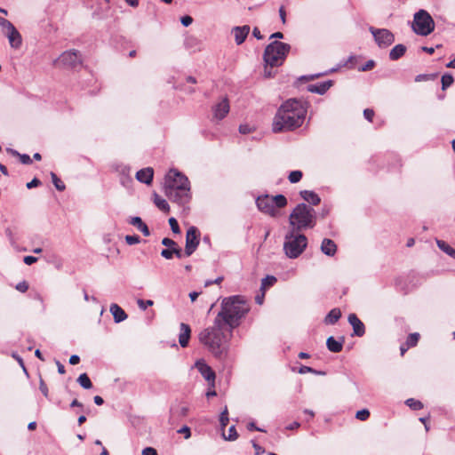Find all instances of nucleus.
Returning a JSON list of instances; mask_svg holds the SVG:
<instances>
[{
	"label": "nucleus",
	"instance_id": "56",
	"mask_svg": "<svg viewBox=\"0 0 455 455\" xmlns=\"http://www.w3.org/2000/svg\"><path fill=\"white\" fill-rule=\"evenodd\" d=\"M223 279H224V277H223V276H219V277H217V278H216V279H214V280H207V281H205V283H204V286H205V287H208V286H210V285H212V284H220V283H221V282L223 281Z\"/></svg>",
	"mask_w": 455,
	"mask_h": 455
},
{
	"label": "nucleus",
	"instance_id": "17",
	"mask_svg": "<svg viewBox=\"0 0 455 455\" xmlns=\"http://www.w3.org/2000/svg\"><path fill=\"white\" fill-rule=\"evenodd\" d=\"M332 80H327L319 84H309L307 85V90L310 92L323 95L332 86Z\"/></svg>",
	"mask_w": 455,
	"mask_h": 455
},
{
	"label": "nucleus",
	"instance_id": "35",
	"mask_svg": "<svg viewBox=\"0 0 455 455\" xmlns=\"http://www.w3.org/2000/svg\"><path fill=\"white\" fill-rule=\"evenodd\" d=\"M405 404L414 411L421 410L423 403L414 398H409L405 401Z\"/></svg>",
	"mask_w": 455,
	"mask_h": 455
},
{
	"label": "nucleus",
	"instance_id": "38",
	"mask_svg": "<svg viewBox=\"0 0 455 455\" xmlns=\"http://www.w3.org/2000/svg\"><path fill=\"white\" fill-rule=\"evenodd\" d=\"M419 333L418 332H414V333H411L407 339H406V341L405 343L410 347H413L417 345L419 339Z\"/></svg>",
	"mask_w": 455,
	"mask_h": 455
},
{
	"label": "nucleus",
	"instance_id": "6",
	"mask_svg": "<svg viewBox=\"0 0 455 455\" xmlns=\"http://www.w3.org/2000/svg\"><path fill=\"white\" fill-rule=\"evenodd\" d=\"M256 204L260 212L275 218L279 215L278 209L287 205V199L283 195H263L258 196Z\"/></svg>",
	"mask_w": 455,
	"mask_h": 455
},
{
	"label": "nucleus",
	"instance_id": "44",
	"mask_svg": "<svg viewBox=\"0 0 455 455\" xmlns=\"http://www.w3.org/2000/svg\"><path fill=\"white\" fill-rule=\"evenodd\" d=\"M228 408L226 407L224 411L220 413V422L222 427H225L228 423Z\"/></svg>",
	"mask_w": 455,
	"mask_h": 455
},
{
	"label": "nucleus",
	"instance_id": "41",
	"mask_svg": "<svg viewBox=\"0 0 455 455\" xmlns=\"http://www.w3.org/2000/svg\"><path fill=\"white\" fill-rule=\"evenodd\" d=\"M223 437L225 440H228V441L236 440L238 437V434L236 432L235 427L231 426L228 429V435H226L225 434H223Z\"/></svg>",
	"mask_w": 455,
	"mask_h": 455
},
{
	"label": "nucleus",
	"instance_id": "63",
	"mask_svg": "<svg viewBox=\"0 0 455 455\" xmlns=\"http://www.w3.org/2000/svg\"><path fill=\"white\" fill-rule=\"evenodd\" d=\"M23 261L26 265H32L37 261V258L34 256H25Z\"/></svg>",
	"mask_w": 455,
	"mask_h": 455
},
{
	"label": "nucleus",
	"instance_id": "57",
	"mask_svg": "<svg viewBox=\"0 0 455 455\" xmlns=\"http://www.w3.org/2000/svg\"><path fill=\"white\" fill-rule=\"evenodd\" d=\"M239 132L242 134H249L252 132V128L248 124H241L239 126Z\"/></svg>",
	"mask_w": 455,
	"mask_h": 455
},
{
	"label": "nucleus",
	"instance_id": "25",
	"mask_svg": "<svg viewBox=\"0 0 455 455\" xmlns=\"http://www.w3.org/2000/svg\"><path fill=\"white\" fill-rule=\"evenodd\" d=\"M116 171L120 173V181L122 185L127 186L130 182H132V178L130 177V167L124 165V164H118L116 166Z\"/></svg>",
	"mask_w": 455,
	"mask_h": 455
},
{
	"label": "nucleus",
	"instance_id": "37",
	"mask_svg": "<svg viewBox=\"0 0 455 455\" xmlns=\"http://www.w3.org/2000/svg\"><path fill=\"white\" fill-rule=\"evenodd\" d=\"M453 76L451 74H444L442 76V89L446 90L453 84Z\"/></svg>",
	"mask_w": 455,
	"mask_h": 455
},
{
	"label": "nucleus",
	"instance_id": "54",
	"mask_svg": "<svg viewBox=\"0 0 455 455\" xmlns=\"http://www.w3.org/2000/svg\"><path fill=\"white\" fill-rule=\"evenodd\" d=\"M19 158L23 164H31L32 159L27 154H20Z\"/></svg>",
	"mask_w": 455,
	"mask_h": 455
},
{
	"label": "nucleus",
	"instance_id": "19",
	"mask_svg": "<svg viewBox=\"0 0 455 455\" xmlns=\"http://www.w3.org/2000/svg\"><path fill=\"white\" fill-rule=\"evenodd\" d=\"M154 170L151 167L143 168L136 172L138 181L149 185L152 182Z\"/></svg>",
	"mask_w": 455,
	"mask_h": 455
},
{
	"label": "nucleus",
	"instance_id": "20",
	"mask_svg": "<svg viewBox=\"0 0 455 455\" xmlns=\"http://www.w3.org/2000/svg\"><path fill=\"white\" fill-rule=\"evenodd\" d=\"M191 335V329L188 324L180 323V333L179 335V343L180 347H186L188 345V341Z\"/></svg>",
	"mask_w": 455,
	"mask_h": 455
},
{
	"label": "nucleus",
	"instance_id": "39",
	"mask_svg": "<svg viewBox=\"0 0 455 455\" xmlns=\"http://www.w3.org/2000/svg\"><path fill=\"white\" fill-rule=\"evenodd\" d=\"M303 173L301 171H292L288 176V180L291 183H297L302 179Z\"/></svg>",
	"mask_w": 455,
	"mask_h": 455
},
{
	"label": "nucleus",
	"instance_id": "29",
	"mask_svg": "<svg viewBox=\"0 0 455 455\" xmlns=\"http://www.w3.org/2000/svg\"><path fill=\"white\" fill-rule=\"evenodd\" d=\"M406 46L404 44H399L394 46L389 52V59L391 60H397L401 57H403L406 52Z\"/></svg>",
	"mask_w": 455,
	"mask_h": 455
},
{
	"label": "nucleus",
	"instance_id": "27",
	"mask_svg": "<svg viewBox=\"0 0 455 455\" xmlns=\"http://www.w3.org/2000/svg\"><path fill=\"white\" fill-rule=\"evenodd\" d=\"M344 339L337 340L334 337L331 336L326 340L327 348L332 353H339L343 348Z\"/></svg>",
	"mask_w": 455,
	"mask_h": 455
},
{
	"label": "nucleus",
	"instance_id": "59",
	"mask_svg": "<svg viewBox=\"0 0 455 455\" xmlns=\"http://www.w3.org/2000/svg\"><path fill=\"white\" fill-rule=\"evenodd\" d=\"M363 116H364L365 119H367L368 121L371 122L372 118L374 116V111L372 109H371V108H366L363 111Z\"/></svg>",
	"mask_w": 455,
	"mask_h": 455
},
{
	"label": "nucleus",
	"instance_id": "60",
	"mask_svg": "<svg viewBox=\"0 0 455 455\" xmlns=\"http://www.w3.org/2000/svg\"><path fill=\"white\" fill-rule=\"evenodd\" d=\"M178 433L180 434H185V438L188 439L191 435L190 428L187 426L182 427L180 429L178 430Z\"/></svg>",
	"mask_w": 455,
	"mask_h": 455
},
{
	"label": "nucleus",
	"instance_id": "24",
	"mask_svg": "<svg viewBox=\"0 0 455 455\" xmlns=\"http://www.w3.org/2000/svg\"><path fill=\"white\" fill-rule=\"evenodd\" d=\"M321 251L327 256H333L337 251V245L331 239L324 238L322 241Z\"/></svg>",
	"mask_w": 455,
	"mask_h": 455
},
{
	"label": "nucleus",
	"instance_id": "4",
	"mask_svg": "<svg viewBox=\"0 0 455 455\" xmlns=\"http://www.w3.org/2000/svg\"><path fill=\"white\" fill-rule=\"evenodd\" d=\"M291 230L299 232L307 228H313L316 224V212L309 205L299 204L289 216Z\"/></svg>",
	"mask_w": 455,
	"mask_h": 455
},
{
	"label": "nucleus",
	"instance_id": "5",
	"mask_svg": "<svg viewBox=\"0 0 455 455\" xmlns=\"http://www.w3.org/2000/svg\"><path fill=\"white\" fill-rule=\"evenodd\" d=\"M291 50V45L286 43L274 41L265 49L263 59L270 68L281 66Z\"/></svg>",
	"mask_w": 455,
	"mask_h": 455
},
{
	"label": "nucleus",
	"instance_id": "42",
	"mask_svg": "<svg viewBox=\"0 0 455 455\" xmlns=\"http://www.w3.org/2000/svg\"><path fill=\"white\" fill-rule=\"evenodd\" d=\"M137 304H138V307L141 309V310H146L148 307H151L154 305V301L151 300V299H148V300H144V299H139L137 300Z\"/></svg>",
	"mask_w": 455,
	"mask_h": 455
},
{
	"label": "nucleus",
	"instance_id": "46",
	"mask_svg": "<svg viewBox=\"0 0 455 455\" xmlns=\"http://www.w3.org/2000/svg\"><path fill=\"white\" fill-rule=\"evenodd\" d=\"M309 372L315 373V374H323V372L317 371L315 369H313L309 366H305V365H302L299 370V373H300V374H305V373H309Z\"/></svg>",
	"mask_w": 455,
	"mask_h": 455
},
{
	"label": "nucleus",
	"instance_id": "15",
	"mask_svg": "<svg viewBox=\"0 0 455 455\" xmlns=\"http://www.w3.org/2000/svg\"><path fill=\"white\" fill-rule=\"evenodd\" d=\"M196 366L201 375L209 382L214 383L215 372L204 361L199 360L196 363Z\"/></svg>",
	"mask_w": 455,
	"mask_h": 455
},
{
	"label": "nucleus",
	"instance_id": "51",
	"mask_svg": "<svg viewBox=\"0 0 455 455\" xmlns=\"http://www.w3.org/2000/svg\"><path fill=\"white\" fill-rule=\"evenodd\" d=\"M15 288L20 292H26L28 290V283L26 281H22L18 283Z\"/></svg>",
	"mask_w": 455,
	"mask_h": 455
},
{
	"label": "nucleus",
	"instance_id": "8",
	"mask_svg": "<svg viewBox=\"0 0 455 455\" xmlns=\"http://www.w3.org/2000/svg\"><path fill=\"white\" fill-rule=\"evenodd\" d=\"M413 31L419 36H428L435 29V22L430 14L425 10H419L414 14Z\"/></svg>",
	"mask_w": 455,
	"mask_h": 455
},
{
	"label": "nucleus",
	"instance_id": "14",
	"mask_svg": "<svg viewBox=\"0 0 455 455\" xmlns=\"http://www.w3.org/2000/svg\"><path fill=\"white\" fill-rule=\"evenodd\" d=\"M229 109L228 100L224 98L213 107V116L216 119L222 120L228 115Z\"/></svg>",
	"mask_w": 455,
	"mask_h": 455
},
{
	"label": "nucleus",
	"instance_id": "36",
	"mask_svg": "<svg viewBox=\"0 0 455 455\" xmlns=\"http://www.w3.org/2000/svg\"><path fill=\"white\" fill-rule=\"evenodd\" d=\"M51 178H52V183H53V185H54V187L56 188L57 190H59V191H64L65 190V188H66L65 184L52 172H51Z\"/></svg>",
	"mask_w": 455,
	"mask_h": 455
},
{
	"label": "nucleus",
	"instance_id": "43",
	"mask_svg": "<svg viewBox=\"0 0 455 455\" xmlns=\"http://www.w3.org/2000/svg\"><path fill=\"white\" fill-rule=\"evenodd\" d=\"M369 417H370V411L367 409L360 410L355 414V418L362 421L366 420Z\"/></svg>",
	"mask_w": 455,
	"mask_h": 455
},
{
	"label": "nucleus",
	"instance_id": "52",
	"mask_svg": "<svg viewBox=\"0 0 455 455\" xmlns=\"http://www.w3.org/2000/svg\"><path fill=\"white\" fill-rule=\"evenodd\" d=\"M173 248L172 249H164L161 251V256L166 259H171L173 258Z\"/></svg>",
	"mask_w": 455,
	"mask_h": 455
},
{
	"label": "nucleus",
	"instance_id": "26",
	"mask_svg": "<svg viewBox=\"0 0 455 455\" xmlns=\"http://www.w3.org/2000/svg\"><path fill=\"white\" fill-rule=\"evenodd\" d=\"M116 323H121L127 318V314L117 304H111L109 308Z\"/></svg>",
	"mask_w": 455,
	"mask_h": 455
},
{
	"label": "nucleus",
	"instance_id": "12",
	"mask_svg": "<svg viewBox=\"0 0 455 455\" xmlns=\"http://www.w3.org/2000/svg\"><path fill=\"white\" fill-rule=\"evenodd\" d=\"M165 194L168 196V198L177 203L180 205H185L188 204L191 198L190 191L188 189H184V188H181V189H174V188H164Z\"/></svg>",
	"mask_w": 455,
	"mask_h": 455
},
{
	"label": "nucleus",
	"instance_id": "3",
	"mask_svg": "<svg viewBox=\"0 0 455 455\" xmlns=\"http://www.w3.org/2000/svg\"><path fill=\"white\" fill-rule=\"evenodd\" d=\"M249 311L250 306L244 298L234 295L222 299L220 310L215 318L225 324L228 330L234 331Z\"/></svg>",
	"mask_w": 455,
	"mask_h": 455
},
{
	"label": "nucleus",
	"instance_id": "40",
	"mask_svg": "<svg viewBox=\"0 0 455 455\" xmlns=\"http://www.w3.org/2000/svg\"><path fill=\"white\" fill-rule=\"evenodd\" d=\"M0 27L5 33L15 28L11 21L3 17H0Z\"/></svg>",
	"mask_w": 455,
	"mask_h": 455
},
{
	"label": "nucleus",
	"instance_id": "49",
	"mask_svg": "<svg viewBox=\"0 0 455 455\" xmlns=\"http://www.w3.org/2000/svg\"><path fill=\"white\" fill-rule=\"evenodd\" d=\"M329 72H323V73H317V74H314V75H310V76H302L299 79L300 80H305V81H309V80H314L315 78H318L322 76H324V75H327Z\"/></svg>",
	"mask_w": 455,
	"mask_h": 455
},
{
	"label": "nucleus",
	"instance_id": "31",
	"mask_svg": "<svg viewBox=\"0 0 455 455\" xmlns=\"http://www.w3.org/2000/svg\"><path fill=\"white\" fill-rule=\"evenodd\" d=\"M436 244L440 250H442L443 252H445L451 258L455 259V250L452 247H451L446 242L437 239Z\"/></svg>",
	"mask_w": 455,
	"mask_h": 455
},
{
	"label": "nucleus",
	"instance_id": "21",
	"mask_svg": "<svg viewBox=\"0 0 455 455\" xmlns=\"http://www.w3.org/2000/svg\"><path fill=\"white\" fill-rule=\"evenodd\" d=\"M6 36L8 37L9 43L12 48H19L21 45L22 39L20 32L16 29V28H13L7 33H5Z\"/></svg>",
	"mask_w": 455,
	"mask_h": 455
},
{
	"label": "nucleus",
	"instance_id": "34",
	"mask_svg": "<svg viewBox=\"0 0 455 455\" xmlns=\"http://www.w3.org/2000/svg\"><path fill=\"white\" fill-rule=\"evenodd\" d=\"M277 279L274 275H267L261 281L260 290H266L268 287L273 286L276 283Z\"/></svg>",
	"mask_w": 455,
	"mask_h": 455
},
{
	"label": "nucleus",
	"instance_id": "45",
	"mask_svg": "<svg viewBox=\"0 0 455 455\" xmlns=\"http://www.w3.org/2000/svg\"><path fill=\"white\" fill-rule=\"evenodd\" d=\"M170 227L174 234H179L180 232V228L179 227L178 221L175 218L172 217L169 219Z\"/></svg>",
	"mask_w": 455,
	"mask_h": 455
},
{
	"label": "nucleus",
	"instance_id": "22",
	"mask_svg": "<svg viewBox=\"0 0 455 455\" xmlns=\"http://www.w3.org/2000/svg\"><path fill=\"white\" fill-rule=\"evenodd\" d=\"M299 196L303 200L312 205H318L321 203L320 196L314 191L311 190H301Z\"/></svg>",
	"mask_w": 455,
	"mask_h": 455
},
{
	"label": "nucleus",
	"instance_id": "55",
	"mask_svg": "<svg viewBox=\"0 0 455 455\" xmlns=\"http://www.w3.org/2000/svg\"><path fill=\"white\" fill-rule=\"evenodd\" d=\"M375 66V61L372 60H368L362 68H360L361 71H368L373 68Z\"/></svg>",
	"mask_w": 455,
	"mask_h": 455
},
{
	"label": "nucleus",
	"instance_id": "11",
	"mask_svg": "<svg viewBox=\"0 0 455 455\" xmlns=\"http://www.w3.org/2000/svg\"><path fill=\"white\" fill-rule=\"evenodd\" d=\"M200 233L196 227L191 226L186 233L185 256H191L197 249L200 243Z\"/></svg>",
	"mask_w": 455,
	"mask_h": 455
},
{
	"label": "nucleus",
	"instance_id": "10",
	"mask_svg": "<svg viewBox=\"0 0 455 455\" xmlns=\"http://www.w3.org/2000/svg\"><path fill=\"white\" fill-rule=\"evenodd\" d=\"M369 30L379 48H387L395 42V35L387 28L370 27Z\"/></svg>",
	"mask_w": 455,
	"mask_h": 455
},
{
	"label": "nucleus",
	"instance_id": "1",
	"mask_svg": "<svg viewBox=\"0 0 455 455\" xmlns=\"http://www.w3.org/2000/svg\"><path fill=\"white\" fill-rule=\"evenodd\" d=\"M307 115V103L295 98L285 100L277 109L272 123L274 132L292 131L302 125Z\"/></svg>",
	"mask_w": 455,
	"mask_h": 455
},
{
	"label": "nucleus",
	"instance_id": "53",
	"mask_svg": "<svg viewBox=\"0 0 455 455\" xmlns=\"http://www.w3.org/2000/svg\"><path fill=\"white\" fill-rule=\"evenodd\" d=\"M252 447L255 451V455H261L265 452V449L259 445L255 441H251Z\"/></svg>",
	"mask_w": 455,
	"mask_h": 455
},
{
	"label": "nucleus",
	"instance_id": "50",
	"mask_svg": "<svg viewBox=\"0 0 455 455\" xmlns=\"http://www.w3.org/2000/svg\"><path fill=\"white\" fill-rule=\"evenodd\" d=\"M39 389L45 397H48V395H49L48 387L42 378H40V381H39Z\"/></svg>",
	"mask_w": 455,
	"mask_h": 455
},
{
	"label": "nucleus",
	"instance_id": "58",
	"mask_svg": "<svg viewBox=\"0 0 455 455\" xmlns=\"http://www.w3.org/2000/svg\"><path fill=\"white\" fill-rule=\"evenodd\" d=\"M180 22L184 27H188L189 25L192 24L193 19H192V17L186 15V16L181 17Z\"/></svg>",
	"mask_w": 455,
	"mask_h": 455
},
{
	"label": "nucleus",
	"instance_id": "2",
	"mask_svg": "<svg viewBox=\"0 0 455 455\" xmlns=\"http://www.w3.org/2000/svg\"><path fill=\"white\" fill-rule=\"evenodd\" d=\"M233 331L215 318L212 326L199 332L198 339L216 358L223 359L227 355Z\"/></svg>",
	"mask_w": 455,
	"mask_h": 455
},
{
	"label": "nucleus",
	"instance_id": "13",
	"mask_svg": "<svg viewBox=\"0 0 455 455\" xmlns=\"http://www.w3.org/2000/svg\"><path fill=\"white\" fill-rule=\"evenodd\" d=\"M58 62L66 67L76 68L81 64V58L77 51H67L59 57Z\"/></svg>",
	"mask_w": 455,
	"mask_h": 455
},
{
	"label": "nucleus",
	"instance_id": "48",
	"mask_svg": "<svg viewBox=\"0 0 455 455\" xmlns=\"http://www.w3.org/2000/svg\"><path fill=\"white\" fill-rule=\"evenodd\" d=\"M125 242L129 245H133L139 243L140 242V238L139 235H126Z\"/></svg>",
	"mask_w": 455,
	"mask_h": 455
},
{
	"label": "nucleus",
	"instance_id": "61",
	"mask_svg": "<svg viewBox=\"0 0 455 455\" xmlns=\"http://www.w3.org/2000/svg\"><path fill=\"white\" fill-rule=\"evenodd\" d=\"M141 455H158L156 449L152 447H147L143 449Z\"/></svg>",
	"mask_w": 455,
	"mask_h": 455
},
{
	"label": "nucleus",
	"instance_id": "62",
	"mask_svg": "<svg viewBox=\"0 0 455 455\" xmlns=\"http://www.w3.org/2000/svg\"><path fill=\"white\" fill-rule=\"evenodd\" d=\"M41 184V181L37 178H34L30 182L27 183V188L31 189Z\"/></svg>",
	"mask_w": 455,
	"mask_h": 455
},
{
	"label": "nucleus",
	"instance_id": "28",
	"mask_svg": "<svg viewBox=\"0 0 455 455\" xmlns=\"http://www.w3.org/2000/svg\"><path fill=\"white\" fill-rule=\"evenodd\" d=\"M129 223L136 227L145 236H148L150 235L149 228L142 221L140 217H132L129 220Z\"/></svg>",
	"mask_w": 455,
	"mask_h": 455
},
{
	"label": "nucleus",
	"instance_id": "9",
	"mask_svg": "<svg viewBox=\"0 0 455 455\" xmlns=\"http://www.w3.org/2000/svg\"><path fill=\"white\" fill-rule=\"evenodd\" d=\"M188 189L190 191V182L188 179L181 172L176 170H171L165 176L164 188Z\"/></svg>",
	"mask_w": 455,
	"mask_h": 455
},
{
	"label": "nucleus",
	"instance_id": "64",
	"mask_svg": "<svg viewBox=\"0 0 455 455\" xmlns=\"http://www.w3.org/2000/svg\"><path fill=\"white\" fill-rule=\"evenodd\" d=\"M172 251H173V256L175 255L179 259H181L183 256H185V252L183 253L182 250L180 247H178V245L176 247H173Z\"/></svg>",
	"mask_w": 455,
	"mask_h": 455
},
{
	"label": "nucleus",
	"instance_id": "7",
	"mask_svg": "<svg viewBox=\"0 0 455 455\" xmlns=\"http://www.w3.org/2000/svg\"><path fill=\"white\" fill-rule=\"evenodd\" d=\"M295 232L296 231L291 230L286 234L285 241L283 243L284 252L290 259L298 258L306 249L307 244L306 235L302 234L295 235Z\"/></svg>",
	"mask_w": 455,
	"mask_h": 455
},
{
	"label": "nucleus",
	"instance_id": "16",
	"mask_svg": "<svg viewBox=\"0 0 455 455\" xmlns=\"http://www.w3.org/2000/svg\"><path fill=\"white\" fill-rule=\"evenodd\" d=\"M348 323L353 327L354 335L362 337L365 333V327L363 322L356 316L355 314H350L348 315Z\"/></svg>",
	"mask_w": 455,
	"mask_h": 455
},
{
	"label": "nucleus",
	"instance_id": "23",
	"mask_svg": "<svg viewBox=\"0 0 455 455\" xmlns=\"http://www.w3.org/2000/svg\"><path fill=\"white\" fill-rule=\"evenodd\" d=\"M189 412V407L188 405L179 403L178 404L172 406L171 408V415L174 418H184L188 416Z\"/></svg>",
	"mask_w": 455,
	"mask_h": 455
},
{
	"label": "nucleus",
	"instance_id": "32",
	"mask_svg": "<svg viewBox=\"0 0 455 455\" xmlns=\"http://www.w3.org/2000/svg\"><path fill=\"white\" fill-rule=\"evenodd\" d=\"M79 385L84 389H90L92 387V383L86 373H82L77 379Z\"/></svg>",
	"mask_w": 455,
	"mask_h": 455
},
{
	"label": "nucleus",
	"instance_id": "33",
	"mask_svg": "<svg viewBox=\"0 0 455 455\" xmlns=\"http://www.w3.org/2000/svg\"><path fill=\"white\" fill-rule=\"evenodd\" d=\"M154 203L156 205V207L158 209H160L161 211L168 212L170 210L167 201L165 199L160 197L156 194H155Z\"/></svg>",
	"mask_w": 455,
	"mask_h": 455
},
{
	"label": "nucleus",
	"instance_id": "18",
	"mask_svg": "<svg viewBox=\"0 0 455 455\" xmlns=\"http://www.w3.org/2000/svg\"><path fill=\"white\" fill-rule=\"evenodd\" d=\"M249 32L250 27L248 25H244L242 27H235L232 30V33L235 36V41L236 44H242L245 41Z\"/></svg>",
	"mask_w": 455,
	"mask_h": 455
},
{
	"label": "nucleus",
	"instance_id": "47",
	"mask_svg": "<svg viewBox=\"0 0 455 455\" xmlns=\"http://www.w3.org/2000/svg\"><path fill=\"white\" fill-rule=\"evenodd\" d=\"M162 244L166 246L167 249H172L173 247H176L178 245L174 240L168 237H164L162 240Z\"/></svg>",
	"mask_w": 455,
	"mask_h": 455
},
{
	"label": "nucleus",
	"instance_id": "30",
	"mask_svg": "<svg viewBox=\"0 0 455 455\" xmlns=\"http://www.w3.org/2000/svg\"><path fill=\"white\" fill-rule=\"evenodd\" d=\"M341 317V312L339 308L331 309L324 318L326 324H334Z\"/></svg>",
	"mask_w": 455,
	"mask_h": 455
}]
</instances>
